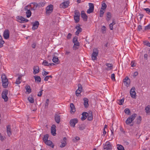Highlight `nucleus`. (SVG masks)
I'll return each mask as SVG.
<instances>
[{
  "mask_svg": "<svg viewBox=\"0 0 150 150\" xmlns=\"http://www.w3.org/2000/svg\"><path fill=\"white\" fill-rule=\"evenodd\" d=\"M2 86L4 88H6L7 87L8 84V79L4 74H3L1 77Z\"/></svg>",
  "mask_w": 150,
  "mask_h": 150,
  "instance_id": "f257e3e1",
  "label": "nucleus"
},
{
  "mask_svg": "<svg viewBox=\"0 0 150 150\" xmlns=\"http://www.w3.org/2000/svg\"><path fill=\"white\" fill-rule=\"evenodd\" d=\"M137 116V115L136 114L134 113L132 114V115L129 116L127 118L125 121V123L126 124L128 125L130 124L134 120Z\"/></svg>",
  "mask_w": 150,
  "mask_h": 150,
  "instance_id": "f03ea898",
  "label": "nucleus"
},
{
  "mask_svg": "<svg viewBox=\"0 0 150 150\" xmlns=\"http://www.w3.org/2000/svg\"><path fill=\"white\" fill-rule=\"evenodd\" d=\"M31 9L30 5H28L25 7V11L26 15L27 18H29L31 16V12L30 10Z\"/></svg>",
  "mask_w": 150,
  "mask_h": 150,
  "instance_id": "7ed1b4c3",
  "label": "nucleus"
},
{
  "mask_svg": "<svg viewBox=\"0 0 150 150\" xmlns=\"http://www.w3.org/2000/svg\"><path fill=\"white\" fill-rule=\"evenodd\" d=\"M8 94V91L6 89L4 90L2 93V98L5 102L7 101L8 99V98L7 96Z\"/></svg>",
  "mask_w": 150,
  "mask_h": 150,
  "instance_id": "20e7f679",
  "label": "nucleus"
},
{
  "mask_svg": "<svg viewBox=\"0 0 150 150\" xmlns=\"http://www.w3.org/2000/svg\"><path fill=\"white\" fill-rule=\"evenodd\" d=\"M103 149L107 150H111L112 149V146L110 142H107L105 144H103Z\"/></svg>",
  "mask_w": 150,
  "mask_h": 150,
  "instance_id": "39448f33",
  "label": "nucleus"
},
{
  "mask_svg": "<svg viewBox=\"0 0 150 150\" xmlns=\"http://www.w3.org/2000/svg\"><path fill=\"white\" fill-rule=\"evenodd\" d=\"M53 9V6L52 5H50L47 7L46 8V13L49 15L52 12Z\"/></svg>",
  "mask_w": 150,
  "mask_h": 150,
  "instance_id": "423d86ee",
  "label": "nucleus"
},
{
  "mask_svg": "<svg viewBox=\"0 0 150 150\" xmlns=\"http://www.w3.org/2000/svg\"><path fill=\"white\" fill-rule=\"evenodd\" d=\"M17 21L20 23H23L24 22H28L29 21L28 20L25 18L21 16H18L16 17Z\"/></svg>",
  "mask_w": 150,
  "mask_h": 150,
  "instance_id": "0eeeda50",
  "label": "nucleus"
},
{
  "mask_svg": "<svg viewBox=\"0 0 150 150\" xmlns=\"http://www.w3.org/2000/svg\"><path fill=\"white\" fill-rule=\"evenodd\" d=\"M98 51L97 49L93 50L92 54L91 57L93 60H94L97 59V57L98 54Z\"/></svg>",
  "mask_w": 150,
  "mask_h": 150,
  "instance_id": "6e6552de",
  "label": "nucleus"
},
{
  "mask_svg": "<svg viewBox=\"0 0 150 150\" xmlns=\"http://www.w3.org/2000/svg\"><path fill=\"white\" fill-rule=\"evenodd\" d=\"M88 5L89 6V8L87 10V12L88 13L90 14L93 12L94 6L93 4L91 3H89Z\"/></svg>",
  "mask_w": 150,
  "mask_h": 150,
  "instance_id": "1a4fd4ad",
  "label": "nucleus"
},
{
  "mask_svg": "<svg viewBox=\"0 0 150 150\" xmlns=\"http://www.w3.org/2000/svg\"><path fill=\"white\" fill-rule=\"evenodd\" d=\"M82 87L81 85L79 84L78 85V89L76 90V95L77 96H78L80 94L81 92L82 91Z\"/></svg>",
  "mask_w": 150,
  "mask_h": 150,
  "instance_id": "9d476101",
  "label": "nucleus"
},
{
  "mask_svg": "<svg viewBox=\"0 0 150 150\" xmlns=\"http://www.w3.org/2000/svg\"><path fill=\"white\" fill-rule=\"evenodd\" d=\"M135 90V88L132 87L131 88L130 91V96L133 98H135L136 97V93Z\"/></svg>",
  "mask_w": 150,
  "mask_h": 150,
  "instance_id": "9b49d317",
  "label": "nucleus"
},
{
  "mask_svg": "<svg viewBox=\"0 0 150 150\" xmlns=\"http://www.w3.org/2000/svg\"><path fill=\"white\" fill-rule=\"evenodd\" d=\"M69 2L68 1L64 2L60 4V7L63 8H67L69 6Z\"/></svg>",
  "mask_w": 150,
  "mask_h": 150,
  "instance_id": "f8f14e48",
  "label": "nucleus"
},
{
  "mask_svg": "<svg viewBox=\"0 0 150 150\" xmlns=\"http://www.w3.org/2000/svg\"><path fill=\"white\" fill-rule=\"evenodd\" d=\"M78 122V119L76 118H75L71 119L70 121V125L74 127H75L76 124Z\"/></svg>",
  "mask_w": 150,
  "mask_h": 150,
  "instance_id": "ddd939ff",
  "label": "nucleus"
},
{
  "mask_svg": "<svg viewBox=\"0 0 150 150\" xmlns=\"http://www.w3.org/2000/svg\"><path fill=\"white\" fill-rule=\"evenodd\" d=\"M32 24V29L33 30H35L38 28L39 25V23L38 21H36L35 22L33 23Z\"/></svg>",
  "mask_w": 150,
  "mask_h": 150,
  "instance_id": "4468645a",
  "label": "nucleus"
},
{
  "mask_svg": "<svg viewBox=\"0 0 150 150\" xmlns=\"http://www.w3.org/2000/svg\"><path fill=\"white\" fill-rule=\"evenodd\" d=\"M56 126L54 125H52L51 127V133L52 134L53 136H55L56 134Z\"/></svg>",
  "mask_w": 150,
  "mask_h": 150,
  "instance_id": "2eb2a0df",
  "label": "nucleus"
},
{
  "mask_svg": "<svg viewBox=\"0 0 150 150\" xmlns=\"http://www.w3.org/2000/svg\"><path fill=\"white\" fill-rule=\"evenodd\" d=\"M3 36L5 39H8L9 37V31L8 30H5L4 32Z\"/></svg>",
  "mask_w": 150,
  "mask_h": 150,
  "instance_id": "dca6fc26",
  "label": "nucleus"
},
{
  "mask_svg": "<svg viewBox=\"0 0 150 150\" xmlns=\"http://www.w3.org/2000/svg\"><path fill=\"white\" fill-rule=\"evenodd\" d=\"M6 132L8 136V137H10L11 135V125H8L7 126Z\"/></svg>",
  "mask_w": 150,
  "mask_h": 150,
  "instance_id": "f3484780",
  "label": "nucleus"
},
{
  "mask_svg": "<svg viewBox=\"0 0 150 150\" xmlns=\"http://www.w3.org/2000/svg\"><path fill=\"white\" fill-rule=\"evenodd\" d=\"M75 28L77 29V31L75 32V35H78L79 33L82 31V29L79 25L76 26Z\"/></svg>",
  "mask_w": 150,
  "mask_h": 150,
  "instance_id": "a211bd4d",
  "label": "nucleus"
},
{
  "mask_svg": "<svg viewBox=\"0 0 150 150\" xmlns=\"http://www.w3.org/2000/svg\"><path fill=\"white\" fill-rule=\"evenodd\" d=\"M54 119L57 123L59 124L60 122V116L59 115L56 114L54 115Z\"/></svg>",
  "mask_w": 150,
  "mask_h": 150,
  "instance_id": "6ab92c4d",
  "label": "nucleus"
},
{
  "mask_svg": "<svg viewBox=\"0 0 150 150\" xmlns=\"http://www.w3.org/2000/svg\"><path fill=\"white\" fill-rule=\"evenodd\" d=\"M81 17L83 18L84 21H86L87 19V16L85 13L84 11H82L81 13Z\"/></svg>",
  "mask_w": 150,
  "mask_h": 150,
  "instance_id": "aec40b11",
  "label": "nucleus"
},
{
  "mask_svg": "<svg viewBox=\"0 0 150 150\" xmlns=\"http://www.w3.org/2000/svg\"><path fill=\"white\" fill-rule=\"evenodd\" d=\"M74 45L73 47V50H76L78 49L80 46V44L79 42L74 43Z\"/></svg>",
  "mask_w": 150,
  "mask_h": 150,
  "instance_id": "412c9836",
  "label": "nucleus"
},
{
  "mask_svg": "<svg viewBox=\"0 0 150 150\" xmlns=\"http://www.w3.org/2000/svg\"><path fill=\"white\" fill-rule=\"evenodd\" d=\"M105 65L107 67L105 68L108 71L110 70L113 68V66L112 64L106 63Z\"/></svg>",
  "mask_w": 150,
  "mask_h": 150,
  "instance_id": "4be33fe9",
  "label": "nucleus"
},
{
  "mask_svg": "<svg viewBox=\"0 0 150 150\" xmlns=\"http://www.w3.org/2000/svg\"><path fill=\"white\" fill-rule=\"evenodd\" d=\"M82 116L81 117V120H82L83 121L87 118V116L88 115V113L86 112H84L82 113Z\"/></svg>",
  "mask_w": 150,
  "mask_h": 150,
  "instance_id": "5701e85b",
  "label": "nucleus"
},
{
  "mask_svg": "<svg viewBox=\"0 0 150 150\" xmlns=\"http://www.w3.org/2000/svg\"><path fill=\"white\" fill-rule=\"evenodd\" d=\"M40 69L39 68L38 66H35L33 68V73L34 74H35L39 72Z\"/></svg>",
  "mask_w": 150,
  "mask_h": 150,
  "instance_id": "b1692460",
  "label": "nucleus"
},
{
  "mask_svg": "<svg viewBox=\"0 0 150 150\" xmlns=\"http://www.w3.org/2000/svg\"><path fill=\"white\" fill-rule=\"evenodd\" d=\"M83 104L85 108H87L88 106V99L86 98H84L83 99Z\"/></svg>",
  "mask_w": 150,
  "mask_h": 150,
  "instance_id": "393cba45",
  "label": "nucleus"
},
{
  "mask_svg": "<svg viewBox=\"0 0 150 150\" xmlns=\"http://www.w3.org/2000/svg\"><path fill=\"white\" fill-rule=\"evenodd\" d=\"M45 143L47 145L50 146L52 147V148H53L54 147V145L52 143V142L50 140H48L47 141H46Z\"/></svg>",
  "mask_w": 150,
  "mask_h": 150,
  "instance_id": "a878e982",
  "label": "nucleus"
},
{
  "mask_svg": "<svg viewBox=\"0 0 150 150\" xmlns=\"http://www.w3.org/2000/svg\"><path fill=\"white\" fill-rule=\"evenodd\" d=\"M70 107L71 108L70 112H75L76 111L75 108L74 104L73 103H70Z\"/></svg>",
  "mask_w": 150,
  "mask_h": 150,
  "instance_id": "bb28decb",
  "label": "nucleus"
},
{
  "mask_svg": "<svg viewBox=\"0 0 150 150\" xmlns=\"http://www.w3.org/2000/svg\"><path fill=\"white\" fill-rule=\"evenodd\" d=\"M87 119L88 120L91 121L93 118V116L92 112H90L88 113V115L87 116Z\"/></svg>",
  "mask_w": 150,
  "mask_h": 150,
  "instance_id": "cd10ccee",
  "label": "nucleus"
},
{
  "mask_svg": "<svg viewBox=\"0 0 150 150\" xmlns=\"http://www.w3.org/2000/svg\"><path fill=\"white\" fill-rule=\"evenodd\" d=\"M22 76H19L18 78L16 79L15 83L17 84H19L21 83V82Z\"/></svg>",
  "mask_w": 150,
  "mask_h": 150,
  "instance_id": "c85d7f7f",
  "label": "nucleus"
},
{
  "mask_svg": "<svg viewBox=\"0 0 150 150\" xmlns=\"http://www.w3.org/2000/svg\"><path fill=\"white\" fill-rule=\"evenodd\" d=\"M106 17V20L108 21L110 20L111 17V13L109 12H107V13Z\"/></svg>",
  "mask_w": 150,
  "mask_h": 150,
  "instance_id": "c756f323",
  "label": "nucleus"
},
{
  "mask_svg": "<svg viewBox=\"0 0 150 150\" xmlns=\"http://www.w3.org/2000/svg\"><path fill=\"white\" fill-rule=\"evenodd\" d=\"M52 60L54 62L57 63L58 62L59 59L57 57L55 56H54L53 57Z\"/></svg>",
  "mask_w": 150,
  "mask_h": 150,
  "instance_id": "7c9ffc66",
  "label": "nucleus"
},
{
  "mask_svg": "<svg viewBox=\"0 0 150 150\" xmlns=\"http://www.w3.org/2000/svg\"><path fill=\"white\" fill-rule=\"evenodd\" d=\"M115 24V21L114 20H113L112 23L110 24L109 25V28L111 30H112L113 29V26Z\"/></svg>",
  "mask_w": 150,
  "mask_h": 150,
  "instance_id": "2f4dec72",
  "label": "nucleus"
},
{
  "mask_svg": "<svg viewBox=\"0 0 150 150\" xmlns=\"http://www.w3.org/2000/svg\"><path fill=\"white\" fill-rule=\"evenodd\" d=\"M35 81H37V82H40L41 81V78L39 76H34Z\"/></svg>",
  "mask_w": 150,
  "mask_h": 150,
  "instance_id": "473e14b6",
  "label": "nucleus"
},
{
  "mask_svg": "<svg viewBox=\"0 0 150 150\" xmlns=\"http://www.w3.org/2000/svg\"><path fill=\"white\" fill-rule=\"evenodd\" d=\"M33 4L34 6L33 8L31 7V10H35L37 7H39L38 4L36 3H33Z\"/></svg>",
  "mask_w": 150,
  "mask_h": 150,
  "instance_id": "72a5a7b5",
  "label": "nucleus"
},
{
  "mask_svg": "<svg viewBox=\"0 0 150 150\" xmlns=\"http://www.w3.org/2000/svg\"><path fill=\"white\" fill-rule=\"evenodd\" d=\"M25 89L26 90V91L28 92L29 93H30L31 91L30 87L29 86H25Z\"/></svg>",
  "mask_w": 150,
  "mask_h": 150,
  "instance_id": "f704fd0d",
  "label": "nucleus"
},
{
  "mask_svg": "<svg viewBox=\"0 0 150 150\" xmlns=\"http://www.w3.org/2000/svg\"><path fill=\"white\" fill-rule=\"evenodd\" d=\"M49 136L47 134H46L44 135V137L43 138V141L45 142L46 141H48V138Z\"/></svg>",
  "mask_w": 150,
  "mask_h": 150,
  "instance_id": "c9c22d12",
  "label": "nucleus"
},
{
  "mask_svg": "<svg viewBox=\"0 0 150 150\" xmlns=\"http://www.w3.org/2000/svg\"><path fill=\"white\" fill-rule=\"evenodd\" d=\"M42 64L45 66H50V64L48 62L45 60H44L42 62Z\"/></svg>",
  "mask_w": 150,
  "mask_h": 150,
  "instance_id": "e433bc0d",
  "label": "nucleus"
},
{
  "mask_svg": "<svg viewBox=\"0 0 150 150\" xmlns=\"http://www.w3.org/2000/svg\"><path fill=\"white\" fill-rule=\"evenodd\" d=\"M107 7V5L105 3H104L102 4V6L101 9L105 10Z\"/></svg>",
  "mask_w": 150,
  "mask_h": 150,
  "instance_id": "4c0bfd02",
  "label": "nucleus"
},
{
  "mask_svg": "<svg viewBox=\"0 0 150 150\" xmlns=\"http://www.w3.org/2000/svg\"><path fill=\"white\" fill-rule=\"evenodd\" d=\"M106 28L105 26H102L101 28V31L104 34L106 32Z\"/></svg>",
  "mask_w": 150,
  "mask_h": 150,
  "instance_id": "58836bf2",
  "label": "nucleus"
},
{
  "mask_svg": "<svg viewBox=\"0 0 150 150\" xmlns=\"http://www.w3.org/2000/svg\"><path fill=\"white\" fill-rule=\"evenodd\" d=\"M85 128V126L84 125H81L79 126V130H82L84 129Z\"/></svg>",
  "mask_w": 150,
  "mask_h": 150,
  "instance_id": "ea45409f",
  "label": "nucleus"
},
{
  "mask_svg": "<svg viewBox=\"0 0 150 150\" xmlns=\"http://www.w3.org/2000/svg\"><path fill=\"white\" fill-rule=\"evenodd\" d=\"M80 13L77 11H75L74 12V16L80 17Z\"/></svg>",
  "mask_w": 150,
  "mask_h": 150,
  "instance_id": "a19ab883",
  "label": "nucleus"
},
{
  "mask_svg": "<svg viewBox=\"0 0 150 150\" xmlns=\"http://www.w3.org/2000/svg\"><path fill=\"white\" fill-rule=\"evenodd\" d=\"M124 102V99H122L120 100H117V103H118V104L120 105H122Z\"/></svg>",
  "mask_w": 150,
  "mask_h": 150,
  "instance_id": "79ce46f5",
  "label": "nucleus"
},
{
  "mask_svg": "<svg viewBox=\"0 0 150 150\" xmlns=\"http://www.w3.org/2000/svg\"><path fill=\"white\" fill-rule=\"evenodd\" d=\"M117 149L118 150H125L124 147L121 145H118Z\"/></svg>",
  "mask_w": 150,
  "mask_h": 150,
  "instance_id": "37998d69",
  "label": "nucleus"
},
{
  "mask_svg": "<svg viewBox=\"0 0 150 150\" xmlns=\"http://www.w3.org/2000/svg\"><path fill=\"white\" fill-rule=\"evenodd\" d=\"M143 9L146 11L147 13L150 15V9L149 8H144Z\"/></svg>",
  "mask_w": 150,
  "mask_h": 150,
  "instance_id": "c03bdc74",
  "label": "nucleus"
},
{
  "mask_svg": "<svg viewBox=\"0 0 150 150\" xmlns=\"http://www.w3.org/2000/svg\"><path fill=\"white\" fill-rule=\"evenodd\" d=\"M28 101L31 103H33L34 102V99L32 97H29L28 98Z\"/></svg>",
  "mask_w": 150,
  "mask_h": 150,
  "instance_id": "a18cd8bd",
  "label": "nucleus"
},
{
  "mask_svg": "<svg viewBox=\"0 0 150 150\" xmlns=\"http://www.w3.org/2000/svg\"><path fill=\"white\" fill-rule=\"evenodd\" d=\"M124 112L126 114L129 115L130 112V111L129 109L126 108L125 109Z\"/></svg>",
  "mask_w": 150,
  "mask_h": 150,
  "instance_id": "49530a36",
  "label": "nucleus"
},
{
  "mask_svg": "<svg viewBox=\"0 0 150 150\" xmlns=\"http://www.w3.org/2000/svg\"><path fill=\"white\" fill-rule=\"evenodd\" d=\"M49 99H47L46 100V103L45 104V108H47L49 105Z\"/></svg>",
  "mask_w": 150,
  "mask_h": 150,
  "instance_id": "de8ad7c7",
  "label": "nucleus"
},
{
  "mask_svg": "<svg viewBox=\"0 0 150 150\" xmlns=\"http://www.w3.org/2000/svg\"><path fill=\"white\" fill-rule=\"evenodd\" d=\"M103 10L100 9V17H102L103 16L104 12L103 11Z\"/></svg>",
  "mask_w": 150,
  "mask_h": 150,
  "instance_id": "09e8293b",
  "label": "nucleus"
},
{
  "mask_svg": "<svg viewBox=\"0 0 150 150\" xmlns=\"http://www.w3.org/2000/svg\"><path fill=\"white\" fill-rule=\"evenodd\" d=\"M72 41L73 43L79 42L78 41L77 37L76 36L74 37Z\"/></svg>",
  "mask_w": 150,
  "mask_h": 150,
  "instance_id": "8fccbe9b",
  "label": "nucleus"
},
{
  "mask_svg": "<svg viewBox=\"0 0 150 150\" xmlns=\"http://www.w3.org/2000/svg\"><path fill=\"white\" fill-rule=\"evenodd\" d=\"M5 139V137L3 136L2 134L0 133V140L3 141Z\"/></svg>",
  "mask_w": 150,
  "mask_h": 150,
  "instance_id": "3c124183",
  "label": "nucleus"
},
{
  "mask_svg": "<svg viewBox=\"0 0 150 150\" xmlns=\"http://www.w3.org/2000/svg\"><path fill=\"white\" fill-rule=\"evenodd\" d=\"M125 85L127 86H128L130 83V80H128L124 82Z\"/></svg>",
  "mask_w": 150,
  "mask_h": 150,
  "instance_id": "603ef678",
  "label": "nucleus"
},
{
  "mask_svg": "<svg viewBox=\"0 0 150 150\" xmlns=\"http://www.w3.org/2000/svg\"><path fill=\"white\" fill-rule=\"evenodd\" d=\"M45 3L44 2H41L38 4L39 7H43L44 6Z\"/></svg>",
  "mask_w": 150,
  "mask_h": 150,
  "instance_id": "864d4df0",
  "label": "nucleus"
},
{
  "mask_svg": "<svg viewBox=\"0 0 150 150\" xmlns=\"http://www.w3.org/2000/svg\"><path fill=\"white\" fill-rule=\"evenodd\" d=\"M144 45H146L148 47H150V43L149 42V41H144Z\"/></svg>",
  "mask_w": 150,
  "mask_h": 150,
  "instance_id": "5fc2aeb1",
  "label": "nucleus"
},
{
  "mask_svg": "<svg viewBox=\"0 0 150 150\" xmlns=\"http://www.w3.org/2000/svg\"><path fill=\"white\" fill-rule=\"evenodd\" d=\"M66 144H67L66 142H65V143L64 142H61V144L60 145V147L61 148H62V147H64V146H65Z\"/></svg>",
  "mask_w": 150,
  "mask_h": 150,
  "instance_id": "6e6d98bb",
  "label": "nucleus"
},
{
  "mask_svg": "<svg viewBox=\"0 0 150 150\" xmlns=\"http://www.w3.org/2000/svg\"><path fill=\"white\" fill-rule=\"evenodd\" d=\"M74 19L76 23H78L79 21V17L74 16Z\"/></svg>",
  "mask_w": 150,
  "mask_h": 150,
  "instance_id": "4d7b16f0",
  "label": "nucleus"
},
{
  "mask_svg": "<svg viewBox=\"0 0 150 150\" xmlns=\"http://www.w3.org/2000/svg\"><path fill=\"white\" fill-rule=\"evenodd\" d=\"M141 117L140 116H139L137 118V123L139 124L140 122L141 121Z\"/></svg>",
  "mask_w": 150,
  "mask_h": 150,
  "instance_id": "13d9d810",
  "label": "nucleus"
},
{
  "mask_svg": "<svg viewBox=\"0 0 150 150\" xmlns=\"http://www.w3.org/2000/svg\"><path fill=\"white\" fill-rule=\"evenodd\" d=\"M115 75L114 74H111V78L112 80L115 81Z\"/></svg>",
  "mask_w": 150,
  "mask_h": 150,
  "instance_id": "bf43d9fd",
  "label": "nucleus"
},
{
  "mask_svg": "<svg viewBox=\"0 0 150 150\" xmlns=\"http://www.w3.org/2000/svg\"><path fill=\"white\" fill-rule=\"evenodd\" d=\"M145 30H146L150 29V24L145 27Z\"/></svg>",
  "mask_w": 150,
  "mask_h": 150,
  "instance_id": "052dcab7",
  "label": "nucleus"
},
{
  "mask_svg": "<svg viewBox=\"0 0 150 150\" xmlns=\"http://www.w3.org/2000/svg\"><path fill=\"white\" fill-rule=\"evenodd\" d=\"M131 65L132 67H134L136 66L134 61H132L131 63Z\"/></svg>",
  "mask_w": 150,
  "mask_h": 150,
  "instance_id": "680f3d73",
  "label": "nucleus"
},
{
  "mask_svg": "<svg viewBox=\"0 0 150 150\" xmlns=\"http://www.w3.org/2000/svg\"><path fill=\"white\" fill-rule=\"evenodd\" d=\"M49 74V72H46L45 71L42 72V74L43 76H45L46 75L48 74Z\"/></svg>",
  "mask_w": 150,
  "mask_h": 150,
  "instance_id": "e2e57ef3",
  "label": "nucleus"
},
{
  "mask_svg": "<svg viewBox=\"0 0 150 150\" xmlns=\"http://www.w3.org/2000/svg\"><path fill=\"white\" fill-rule=\"evenodd\" d=\"M71 36H72L71 34L70 33H68V35H67V38L68 39H70L71 37Z\"/></svg>",
  "mask_w": 150,
  "mask_h": 150,
  "instance_id": "0e129e2a",
  "label": "nucleus"
},
{
  "mask_svg": "<svg viewBox=\"0 0 150 150\" xmlns=\"http://www.w3.org/2000/svg\"><path fill=\"white\" fill-rule=\"evenodd\" d=\"M43 91V90H42L41 91H40L39 92H38V96L40 97L42 96V92Z\"/></svg>",
  "mask_w": 150,
  "mask_h": 150,
  "instance_id": "69168bd1",
  "label": "nucleus"
},
{
  "mask_svg": "<svg viewBox=\"0 0 150 150\" xmlns=\"http://www.w3.org/2000/svg\"><path fill=\"white\" fill-rule=\"evenodd\" d=\"M4 42L1 36L0 35V43L4 44Z\"/></svg>",
  "mask_w": 150,
  "mask_h": 150,
  "instance_id": "338daca9",
  "label": "nucleus"
},
{
  "mask_svg": "<svg viewBox=\"0 0 150 150\" xmlns=\"http://www.w3.org/2000/svg\"><path fill=\"white\" fill-rule=\"evenodd\" d=\"M145 110L146 112H149V110H150L149 106H147L145 109Z\"/></svg>",
  "mask_w": 150,
  "mask_h": 150,
  "instance_id": "774afa93",
  "label": "nucleus"
}]
</instances>
